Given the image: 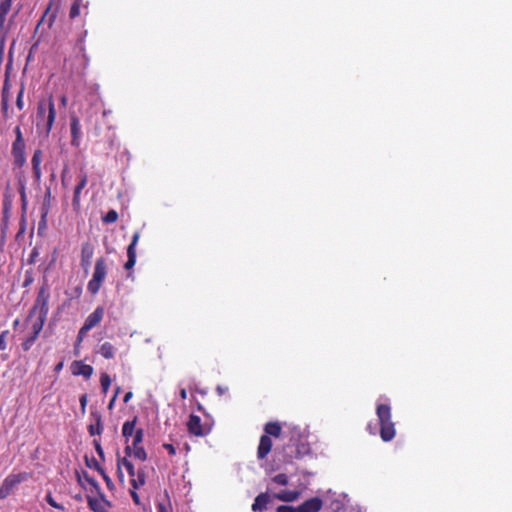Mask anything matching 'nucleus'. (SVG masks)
<instances>
[{
	"instance_id": "c756f323",
	"label": "nucleus",
	"mask_w": 512,
	"mask_h": 512,
	"mask_svg": "<svg viewBox=\"0 0 512 512\" xmlns=\"http://www.w3.org/2000/svg\"><path fill=\"white\" fill-rule=\"evenodd\" d=\"M13 0H0V25L7 20V15L12 7Z\"/></svg>"
},
{
	"instance_id": "2f4dec72",
	"label": "nucleus",
	"mask_w": 512,
	"mask_h": 512,
	"mask_svg": "<svg viewBox=\"0 0 512 512\" xmlns=\"http://www.w3.org/2000/svg\"><path fill=\"white\" fill-rule=\"evenodd\" d=\"M47 318L42 317V315L37 314V319H35L32 323V331L39 335L41 333V330L44 326L45 321Z\"/></svg>"
},
{
	"instance_id": "4be33fe9",
	"label": "nucleus",
	"mask_w": 512,
	"mask_h": 512,
	"mask_svg": "<svg viewBox=\"0 0 512 512\" xmlns=\"http://www.w3.org/2000/svg\"><path fill=\"white\" fill-rule=\"evenodd\" d=\"M300 496V492L297 490H281L280 492H276L274 494V498L279 499L283 502H293L296 501Z\"/></svg>"
},
{
	"instance_id": "864d4df0",
	"label": "nucleus",
	"mask_w": 512,
	"mask_h": 512,
	"mask_svg": "<svg viewBox=\"0 0 512 512\" xmlns=\"http://www.w3.org/2000/svg\"><path fill=\"white\" fill-rule=\"evenodd\" d=\"M89 331H84V325L78 331V342H81Z\"/></svg>"
},
{
	"instance_id": "a19ab883",
	"label": "nucleus",
	"mask_w": 512,
	"mask_h": 512,
	"mask_svg": "<svg viewBox=\"0 0 512 512\" xmlns=\"http://www.w3.org/2000/svg\"><path fill=\"white\" fill-rule=\"evenodd\" d=\"M133 455L140 461H146L147 459V452L142 446L133 448Z\"/></svg>"
},
{
	"instance_id": "f3484780",
	"label": "nucleus",
	"mask_w": 512,
	"mask_h": 512,
	"mask_svg": "<svg viewBox=\"0 0 512 512\" xmlns=\"http://www.w3.org/2000/svg\"><path fill=\"white\" fill-rule=\"evenodd\" d=\"M90 417L94 422L88 425L89 435H101L103 431V423L100 412H98V410H91Z\"/></svg>"
},
{
	"instance_id": "cd10ccee",
	"label": "nucleus",
	"mask_w": 512,
	"mask_h": 512,
	"mask_svg": "<svg viewBox=\"0 0 512 512\" xmlns=\"http://www.w3.org/2000/svg\"><path fill=\"white\" fill-rule=\"evenodd\" d=\"M99 353L105 359H113L116 353V348L111 342L105 341L100 345Z\"/></svg>"
},
{
	"instance_id": "393cba45",
	"label": "nucleus",
	"mask_w": 512,
	"mask_h": 512,
	"mask_svg": "<svg viewBox=\"0 0 512 512\" xmlns=\"http://www.w3.org/2000/svg\"><path fill=\"white\" fill-rule=\"evenodd\" d=\"M146 471L144 468H138L136 470V476L134 478H130V486L135 489H140L143 485L146 484Z\"/></svg>"
},
{
	"instance_id": "b1692460",
	"label": "nucleus",
	"mask_w": 512,
	"mask_h": 512,
	"mask_svg": "<svg viewBox=\"0 0 512 512\" xmlns=\"http://www.w3.org/2000/svg\"><path fill=\"white\" fill-rule=\"evenodd\" d=\"M84 479L86 482L90 484V486L94 489L96 494L101 497L102 501L105 502L106 506H111V502L106 499V496L101 491L100 484L94 477L89 476L86 471H84Z\"/></svg>"
},
{
	"instance_id": "6ab92c4d",
	"label": "nucleus",
	"mask_w": 512,
	"mask_h": 512,
	"mask_svg": "<svg viewBox=\"0 0 512 512\" xmlns=\"http://www.w3.org/2000/svg\"><path fill=\"white\" fill-rule=\"evenodd\" d=\"M93 367L90 365L84 364L83 361H74L72 364V373L74 375H83L86 379L93 374Z\"/></svg>"
},
{
	"instance_id": "3c124183",
	"label": "nucleus",
	"mask_w": 512,
	"mask_h": 512,
	"mask_svg": "<svg viewBox=\"0 0 512 512\" xmlns=\"http://www.w3.org/2000/svg\"><path fill=\"white\" fill-rule=\"evenodd\" d=\"M163 448L167 450V452L171 455V456H174L176 455V448L174 447L173 444L171 443H164L163 444Z\"/></svg>"
},
{
	"instance_id": "c03bdc74",
	"label": "nucleus",
	"mask_w": 512,
	"mask_h": 512,
	"mask_svg": "<svg viewBox=\"0 0 512 512\" xmlns=\"http://www.w3.org/2000/svg\"><path fill=\"white\" fill-rule=\"evenodd\" d=\"M93 444H94V449L95 451L97 452V454L99 455V458L104 461L105 459V454H104V450L103 448L101 447V441L100 440H97V439H94L93 440Z\"/></svg>"
},
{
	"instance_id": "0e129e2a",
	"label": "nucleus",
	"mask_w": 512,
	"mask_h": 512,
	"mask_svg": "<svg viewBox=\"0 0 512 512\" xmlns=\"http://www.w3.org/2000/svg\"><path fill=\"white\" fill-rule=\"evenodd\" d=\"M118 477L120 481H124V474L121 470V467L118 466Z\"/></svg>"
},
{
	"instance_id": "09e8293b",
	"label": "nucleus",
	"mask_w": 512,
	"mask_h": 512,
	"mask_svg": "<svg viewBox=\"0 0 512 512\" xmlns=\"http://www.w3.org/2000/svg\"><path fill=\"white\" fill-rule=\"evenodd\" d=\"M137 490L138 489H135V488L131 487V489H130V496H131L133 502L136 505H140L141 504V500H140V496L137 493Z\"/></svg>"
},
{
	"instance_id": "f257e3e1",
	"label": "nucleus",
	"mask_w": 512,
	"mask_h": 512,
	"mask_svg": "<svg viewBox=\"0 0 512 512\" xmlns=\"http://www.w3.org/2000/svg\"><path fill=\"white\" fill-rule=\"evenodd\" d=\"M283 452L286 463H292L294 458H301L310 453L309 444L297 427L290 429L289 442L284 445Z\"/></svg>"
},
{
	"instance_id": "e433bc0d",
	"label": "nucleus",
	"mask_w": 512,
	"mask_h": 512,
	"mask_svg": "<svg viewBox=\"0 0 512 512\" xmlns=\"http://www.w3.org/2000/svg\"><path fill=\"white\" fill-rule=\"evenodd\" d=\"M143 429L142 428H138L136 429L135 431V434L133 435V440H132V447L133 448H137V447H140L142 441H143Z\"/></svg>"
},
{
	"instance_id": "c85d7f7f",
	"label": "nucleus",
	"mask_w": 512,
	"mask_h": 512,
	"mask_svg": "<svg viewBox=\"0 0 512 512\" xmlns=\"http://www.w3.org/2000/svg\"><path fill=\"white\" fill-rule=\"evenodd\" d=\"M117 465L118 467H122V465H124L130 478H134L136 476L137 470L135 469L134 464L128 460L127 457H118Z\"/></svg>"
},
{
	"instance_id": "69168bd1",
	"label": "nucleus",
	"mask_w": 512,
	"mask_h": 512,
	"mask_svg": "<svg viewBox=\"0 0 512 512\" xmlns=\"http://www.w3.org/2000/svg\"><path fill=\"white\" fill-rule=\"evenodd\" d=\"M63 361H60L55 367H54V370L55 371H60L62 368H63Z\"/></svg>"
},
{
	"instance_id": "a18cd8bd",
	"label": "nucleus",
	"mask_w": 512,
	"mask_h": 512,
	"mask_svg": "<svg viewBox=\"0 0 512 512\" xmlns=\"http://www.w3.org/2000/svg\"><path fill=\"white\" fill-rule=\"evenodd\" d=\"M100 475L102 476L103 480L105 481V484H106V487L109 489V490H113L115 489V486H114V483L112 481V478L110 476H108V474L105 472V470L103 469L102 472L100 473Z\"/></svg>"
},
{
	"instance_id": "37998d69",
	"label": "nucleus",
	"mask_w": 512,
	"mask_h": 512,
	"mask_svg": "<svg viewBox=\"0 0 512 512\" xmlns=\"http://www.w3.org/2000/svg\"><path fill=\"white\" fill-rule=\"evenodd\" d=\"M24 91H25V87H24V84H22L20 87V91L18 92V95L16 98V106L19 110L24 109V101H23Z\"/></svg>"
},
{
	"instance_id": "e2e57ef3",
	"label": "nucleus",
	"mask_w": 512,
	"mask_h": 512,
	"mask_svg": "<svg viewBox=\"0 0 512 512\" xmlns=\"http://www.w3.org/2000/svg\"><path fill=\"white\" fill-rule=\"evenodd\" d=\"M20 195H21V198H22L23 200H25V198H26V192H25V186H24V185H22V186H21Z\"/></svg>"
},
{
	"instance_id": "4468645a",
	"label": "nucleus",
	"mask_w": 512,
	"mask_h": 512,
	"mask_svg": "<svg viewBox=\"0 0 512 512\" xmlns=\"http://www.w3.org/2000/svg\"><path fill=\"white\" fill-rule=\"evenodd\" d=\"M95 252V247L90 242H86L81 246V266L84 271H88Z\"/></svg>"
},
{
	"instance_id": "603ef678",
	"label": "nucleus",
	"mask_w": 512,
	"mask_h": 512,
	"mask_svg": "<svg viewBox=\"0 0 512 512\" xmlns=\"http://www.w3.org/2000/svg\"><path fill=\"white\" fill-rule=\"evenodd\" d=\"M277 512H294V508L288 507V505H280L277 508Z\"/></svg>"
},
{
	"instance_id": "680f3d73",
	"label": "nucleus",
	"mask_w": 512,
	"mask_h": 512,
	"mask_svg": "<svg viewBox=\"0 0 512 512\" xmlns=\"http://www.w3.org/2000/svg\"><path fill=\"white\" fill-rule=\"evenodd\" d=\"M367 429L369 430L370 434H372V435L376 434V429H375V427L372 426V424H368Z\"/></svg>"
},
{
	"instance_id": "2eb2a0df",
	"label": "nucleus",
	"mask_w": 512,
	"mask_h": 512,
	"mask_svg": "<svg viewBox=\"0 0 512 512\" xmlns=\"http://www.w3.org/2000/svg\"><path fill=\"white\" fill-rule=\"evenodd\" d=\"M70 130H71V145L79 147L81 137H82V131H81V124L79 121L78 116L72 115L70 117Z\"/></svg>"
},
{
	"instance_id": "7c9ffc66",
	"label": "nucleus",
	"mask_w": 512,
	"mask_h": 512,
	"mask_svg": "<svg viewBox=\"0 0 512 512\" xmlns=\"http://www.w3.org/2000/svg\"><path fill=\"white\" fill-rule=\"evenodd\" d=\"M79 51L82 54L81 55V62H82V66H83L82 70L80 71V74H85V71L88 68L90 60H89L88 55L85 52V44L82 41L79 44Z\"/></svg>"
},
{
	"instance_id": "9d476101",
	"label": "nucleus",
	"mask_w": 512,
	"mask_h": 512,
	"mask_svg": "<svg viewBox=\"0 0 512 512\" xmlns=\"http://www.w3.org/2000/svg\"><path fill=\"white\" fill-rule=\"evenodd\" d=\"M139 238H140V233L139 232H135L133 234L131 243L129 244V246L127 248V258L128 259H127V261L124 264V268L125 269H131L137 263V249H136V247H137V243H138Z\"/></svg>"
},
{
	"instance_id": "aec40b11",
	"label": "nucleus",
	"mask_w": 512,
	"mask_h": 512,
	"mask_svg": "<svg viewBox=\"0 0 512 512\" xmlns=\"http://www.w3.org/2000/svg\"><path fill=\"white\" fill-rule=\"evenodd\" d=\"M271 497L269 492H261L256 496L254 502L251 505V509L253 511H262L267 508L268 503H270Z\"/></svg>"
},
{
	"instance_id": "f03ea898",
	"label": "nucleus",
	"mask_w": 512,
	"mask_h": 512,
	"mask_svg": "<svg viewBox=\"0 0 512 512\" xmlns=\"http://www.w3.org/2000/svg\"><path fill=\"white\" fill-rule=\"evenodd\" d=\"M56 111L55 103L52 96L42 98L37 104V126L49 135L55 123Z\"/></svg>"
},
{
	"instance_id": "8fccbe9b",
	"label": "nucleus",
	"mask_w": 512,
	"mask_h": 512,
	"mask_svg": "<svg viewBox=\"0 0 512 512\" xmlns=\"http://www.w3.org/2000/svg\"><path fill=\"white\" fill-rule=\"evenodd\" d=\"M79 402H80V408L82 410V413H85L87 402H88V395L82 394L79 398Z\"/></svg>"
},
{
	"instance_id": "58836bf2",
	"label": "nucleus",
	"mask_w": 512,
	"mask_h": 512,
	"mask_svg": "<svg viewBox=\"0 0 512 512\" xmlns=\"http://www.w3.org/2000/svg\"><path fill=\"white\" fill-rule=\"evenodd\" d=\"M157 512H173L171 507V501L167 497L165 502H158L157 503Z\"/></svg>"
},
{
	"instance_id": "f8f14e48",
	"label": "nucleus",
	"mask_w": 512,
	"mask_h": 512,
	"mask_svg": "<svg viewBox=\"0 0 512 512\" xmlns=\"http://www.w3.org/2000/svg\"><path fill=\"white\" fill-rule=\"evenodd\" d=\"M9 89H10V80L9 74L6 73V76L2 85V99H1V110L2 115L5 119L9 118Z\"/></svg>"
},
{
	"instance_id": "412c9836",
	"label": "nucleus",
	"mask_w": 512,
	"mask_h": 512,
	"mask_svg": "<svg viewBox=\"0 0 512 512\" xmlns=\"http://www.w3.org/2000/svg\"><path fill=\"white\" fill-rule=\"evenodd\" d=\"M263 430L264 433L268 434L269 437L278 438L282 434L281 424L277 421H269L265 423Z\"/></svg>"
},
{
	"instance_id": "ea45409f",
	"label": "nucleus",
	"mask_w": 512,
	"mask_h": 512,
	"mask_svg": "<svg viewBox=\"0 0 512 512\" xmlns=\"http://www.w3.org/2000/svg\"><path fill=\"white\" fill-rule=\"evenodd\" d=\"M80 4L81 0H75L72 7L69 11V16L71 19H75V17L79 16L80 14Z\"/></svg>"
},
{
	"instance_id": "bb28decb",
	"label": "nucleus",
	"mask_w": 512,
	"mask_h": 512,
	"mask_svg": "<svg viewBox=\"0 0 512 512\" xmlns=\"http://www.w3.org/2000/svg\"><path fill=\"white\" fill-rule=\"evenodd\" d=\"M136 424H137V416L134 419L125 421L122 427V434L125 437L126 441L129 440V437L133 436L136 432Z\"/></svg>"
},
{
	"instance_id": "5701e85b",
	"label": "nucleus",
	"mask_w": 512,
	"mask_h": 512,
	"mask_svg": "<svg viewBox=\"0 0 512 512\" xmlns=\"http://www.w3.org/2000/svg\"><path fill=\"white\" fill-rule=\"evenodd\" d=\"M84 479L86 482L90 484V486L94 489L96 494L101 497L102 501L105 502L106 506H111V502L106 499V496L101 491L100 484L94 477L89 476L86 471H84Z\"/></svg>"
},
{
	"instance_id": "7ed1b4c3",
	"label": "nucleus",
	"mask_w": 512,
	"mask_h": 512,
	"mask_svg": "<svg viewBox=\"0 0 512 512\" xmlns=\"http://www.w3.org/2000/svg\"><path fill=\"white\" fill-rule=\"evenodd\" d=\"M376 413L380 426L379 434L384 442H389L396 436L395 423L392 421L391 408L385 403L377 406Z\"/></svg>"
},
{
	"instance_id": "774afa93",
	"label": "nucleus",
	"mask_w": 512,
	"mask_h": 512,
	"mask_svg": "<svg viewBox=\"0 0 512 512\" xmlns=\"http://www.w3.org/2000/svg\"><path fill=\"white\" fill-rule=\"evenodd\" d=\"M38 254V251L36 249L32 250L31 258L36 257Z\"/></svg>"
},
{
	"instance_id": "9b49d317",
	"label": "nucleus",
	"mask_w": 512,
	"mask_h": 512,
	"mask_svg": "<svg viewBox=\"0 0 512 512\" xmlns=\"http://www.w3.org/2000/svg\"><path fill=\"white\" fill-rule=\"evenodd\" d=\"M105 314L104 307L98 306L94 312L90 313L84 321V331H90V329L98 326L102 321Z\"/></svg>"
},
{
	"instance_id": "338daca9",
	"label": "nucleus",
	"mask_w": 512,
	"mask_h": 512,
	"mask_svg": "<svg viewBox=\"0 0 512 512\" xmlns=\"http://www.w3.org/2000/svg\"><path fill=\"white\" fill-rule=\"evenodd\" d=\"M55 21V15H51L49 19L48 26L51 27L52 23Z\"/></svg>"
},
{
	"instance_id": "20e7f679",
	"label": "nucleus",
	"mask_w": 512,
	"mask_h": 512,
	"mask_svg": "<svg viewBox=\"0 0 512 512\" xmlns=\"http://www.w3.org/2000/svg\"><path fill=\"white\" fill-rule=\"evenodd\" d=\"M108 264L104 257H99L95 260L94 272L92 278L89 280L87 290L89 293L95 295L101 289L107 278Z\"/></svg>"
},
{
	"instance_id": "39448f33",
	"label": "nucleus",
	"mask_w": 512,
	"mask_h": 512,
	"mask_svg": "<svg viewBox=\"0 0 512 512\" xmlns=\"http://www.w3.org/2000/svg\"><path fill=\"white\" fill-rule=\"evenodd\" d=\"M32 476L27 471H21L20 473H11L5 477L0 485V499L7 498L18 488L19 484L26 482Z\"/></svg>"
},
{
	"instance_id": "72a5a7b5",
	"label": "nucleus",
	"mask_w": 512,
	"mask_h": 512,
	"mask_svg": "<svg viewBox=\"0 0 512 512\" xmlns=\"http://www.w3.org/2000/svg\"><path fill=\"white\" fill-rule=\"evenodd\" d=\"M100 386L104 394H107L109 387L111 386V378L107 373L100 375Z\"/></svg>"
},
{
	"instance_id": "0eeeda50",
	"label": "nucleus",
	"mask_w": 512,
	"mask_h": 512,
	"mask_svg": "<svg viewBox=\"0 0 512 512\" xmlns=\"http://www.w3.org/2000/svg\"><path fill=\"white\" fill-rule=\"evenodd\" d=\"M49 298V288L47 286L40 287L39 291L37 292V298L29 314V318L33 315V313H37L47 318L49 314Z\"/></svg>"
},
{
	"instance_id": "de8ad7c7",
	"label": "nucleus",
	"mask_w": 512,
	"mask_h": 512,
	"mask_svg": "<svg viewBox=\"0 0 512 512\" xmlns=\"http://www.w3.org/2000/svg\"><path fill=\"white\" fill-rule=\"evenodd\" d=\"M8 336H9V331L6 330V331H3L1 334H0V350H4L7 348V339H8Z\"/></svg>"
},
{
	"instance_id": "1a4fd4ad",
	"label": "nucleus",
	"mask_w": 512,
	"mask_h": 512,
	"mask_svg": "<svg viewBox=\"0 0 512 512\" xmlns=\"http://www.w3.org/2000/svg\"><path fill=\"white\" fill-rule=\"evenodd\" d=\"M88 184V175L86 172H81L79 175L78 183L75 186L72 197V206L75 211H79L81 206V192Z\"/></svg>"
},
{
	"instance_id": "423d86ee",
	"label": "nucleus",
	"mask_w": 512,
	"mask_h": 512,
	"mask_svg": "<svg viewBox=\"0 0 512 512\" xmlns=\"http://www.w3.org/2000/svg\"><path fill=\"white\" fill-rule=\"evenodd\" d=\"M15 132V140L12 144V156L14 157V166L16 167H22L27 162L26 157V143L24 141V138L22 136L21 128L16 127L14 129Z\"/></svg>"
},
{
	"instance_id": "dca6fc26",
	"label": "nucleus",
	"mask_w": 512,
	"mask_h": 512,
	"mask_svg": "<svg viewBox=\"0 0 512 512\" xmlns=\"http://www.w3.org/2000/svg\"><path fill=\"white\" fill-rule=\"evenodd\" d=\"M273 447V442L271 437L268 434L264 433L259 440V444L256 451V456L258 459L266 458L270 453Z\"/></svg>"
},
{
	"instance_id": "c9c22d12",
	"label": "nucleus",
	"mask_w": 512,
	"mask_h": 512,
	"mask_svg": "<svg viewBox=\"0 0 512 512\" xmlns=\"http://www.w3.org/2000/svg\"><path fill=\"white\" fill-rule=\"evenodd\" d=\"M119 218V214L115 210H109L105 213L104 217H102V220L106 224H112L115 223Z\"/></svg>"
},
{
	"instance_id": "a878e982",
	"label": "nucleus",
	"mask_w": 512,
	"mask_h": 512,
	"mask_svg": "<svg viewBox=\"0 0 512 512\" xmlns=\"http://www.w3.org/2000/svg\"><path fill=\"white\" fill-rule=\"evenodd\" d=\"M87 502L90 510L94 512H107L105 508L107 504L102 501L101 496L99 498L87 496Z\"/></svg>"
},
{
	"instance_id": "052dcab7",
	"label": "nucleus",
	"mask_w": 512,
	"mask_h": 512,
	"mask_svg": "<svg viewBox=\"0 0 512 512\" xmlns=\"http://www.w3.org/2000/svg\"><path fill=\"white\" fill-rule=\"evenodd\" d=\"M133 396V393L132 392H127L124 394V403H128L129 400L132 398Z\"/></svg>"
},
{
	"instance_id": "f704fd0d",
	"label": "nucleus",
	"mask_w": 512,
	"mask_h": 512,
	"mask_svg": "<svg viewBox=\"0 0 512 512\" xmlns=\"http://www.w3.org/2000/svg\"><path fill=\"white\" fill-rule=\"evenodd\" d=\"M85 463H86L87 467H89L91 469H95L101 475L103 468L99 464V462L96 460L95 457L89 458L88 456H85Z\"/></svg>"
},
{
	"instance_id": "5fc2aeb1",
	"label": "nucleus",
	"mask_w": 512,
	"mask_h": 512,
	"mask_svg": "<svg viewBox=\"0 0 512 512\" xmlns=\"http://www.w3.org/2000/svg\"><path fill=\"white\" fill-rule=\"evenodd\" d=\"M52 6V2L49 3L47 9L45 10L44 14L42 15V17L39 19L38 23H37V29L39 28L40 24H42L46 14L48 13L49 9L51 8Z\"/></svg>"
},
{
	"instance_id": "bf43d9fd",
	"label": "nucleus",
	"mask_w": 512,
	"mask_h": 512,
	"mask_svg": "<svg viewBox=\"0 0 512 512\" xmlns=\"http://www.w3.org/2000/svg\"><path fill=\"white\" fill-rule=\"evenodd\" d=\"M116 399H117V393H115L113 395V397L110 399V401L108 403V407H107L108 409H113V406H114V403H115Z\"/></svg>"
},
{
	"instance_id": "a211bd4d",
	"label": "nucleus",
	"mask_w": 512,
	"mask_h": 512,
	"mask_svg": "<svg viewBox=\"0 0 512 512\" xmlns=\"http://www.w3.org/2000/svg\"><path fill=\"white\" fill-rule=\"evenodd\" d=\"M43 160V151L41 149H37L33 152L31 163H32V172L36 181H40L42 177L41 163Z\"/></svg>"
},
{
	"instance_id": "13d9d810",
	"label": "nucleus",
	"mask_w": 512,
	"mask_h": 512,
	"mask_svg": "<svg viewBox=\"0 0 512 512\" xmlns=\"http://www.w3.org/2000/svg\"><path fill=\"white\" fill-rule=\"evenodd\" d=\"M180 397L182 400H186L187 397H188V392H187V389L186 388H182L180 389V393H179Z\"/></svg>"
},
{
	"instance_id": "79ce46f5",
	"label": "nucleus",
	"mask_w": 512,
	"mask_h": 512,
	"mask_svg": "<svg viewBox=\"0 0 512 512\" xmlns=\"http://www.w3.org/2000/svg\"><path fill=\"white\" fill-rule=\"evenodd\" d=\"M45 500L54 509H58V510H64L65 509L62 504L56 502V500L53 498L51 492H48V494L45 497Z\"/></svg>"
},
{
	"instance_id": "4d7b16f0",
	"label": "nucleus",
	"mask_w": 512,
	"mask_h": 512,
	"mask_svg": "<svg viewBox=\"0 0 512 512\" xmlns=\"http://www.w3.org/2000/svg\"><path fill=\"white\" fill-rule=\"evenodd\" d=\"M124 453L126 456H131L133 454V447L127 444L124 448Z\"/></svg>"
},
{
	"instance_id": "473e14b6",
	"label": "nucleus",
	"mask_w": 512,
	"mask_h": 512,
	"mask_svg": "<svg viewBox=\"0 0 512 512\" xmlns=\"http://www.w3.org/2000/svg\"><path fill=\"white\" fill-rule=\"evenodd\" d=\"M37 337H38V334L34 333L33 331L30 335L25 337V339L23 340V342L21 344V346L25 352H27V350L32 348Z\"/></svg>"
},
{
	"instance_id": "49530a36",
	"label": "nucleus",
	"mask_w": 512,
	"mask_h": 512,
	"mask_svg": "<svg viewBox=\"0 0 512 512\" xmlns=\"http://www.w3.org/2000/svg\"><path fill=\"white\" fill-rule=\"evenodd\" d=\"M273 482L280 485H287L288 477L286 474H277L273 477Z\"/></svg>"
},
{
	"instance_id": "ddd939ff",
	"label": "nucleus",
	"mask_w": 512,
	"mask_h": 512,
	"mask_svg": "<svg viewBox=\"0 0 512 512\" xmlns=\"http://www.w3.org/2000/svg\"><path fill=\"white\" fill-rule=\"evenodd\" d=\"M322 504L320 497L308 498V500L298 505L294 512H318L321 510Z\"/></svg>"
},
{
	"instance_id": "4c0bfd02",
	"label": "nucleus",
	"mask_w": 512,
	"mask_h": 512,
	"mask_svg": "<svg viewBox=\"0 0 512 512\" xmlns=\"http://www.w3.org/2000/svg\"><path fill=\"white\" fill-rule=\"evenodd\" d=\"M48 212H49L48 206H43L42 207V218L38 224V234H41L42 230H45V228H46V218H47Z\"/></svg>"
},
{
	"instance_id": "6e6552de",
	"label": "nucleus",
	"mask_w": 512,
	"mask_h": 512,
	"mask_svg": "<svg viewBox=\"0 0 512 512\" xmlns=\"http://www.w3.org/2000/svg\"><path fill=\"white\" fill-rule=\"evenodd\" d=\"M213 424L211 422L202 423L200 417L195 414L189 415L187 421V428L189 434L193 436L204 437L209 435L212 430Z\"/></svg>"
},
{
	"instance_id": "6e6d98bb",
	"label": "nucleus",
	"mask_w": 512,
	"mask_h": 512,
	"mask_svg": "<svg viewBox=\"0 0 512 512\" xmlns=\"http://www.w3.org/2000/svg\"><path fill=\"white\" fill-rule=\"evenodd\" d=\"M50 197H51V192H50V189L48 188L46 190L45 196H44V205H48L49 204Z\"/></svg>"
}]
</instances>
